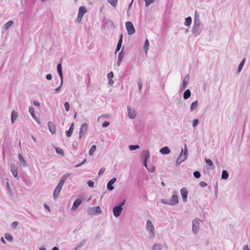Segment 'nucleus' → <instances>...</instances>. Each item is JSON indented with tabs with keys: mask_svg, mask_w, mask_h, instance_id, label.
Masks as SVG:
<instances>
[{
	"mask_svg": "<svg viewBox=\"0 0 250 250\" xmlns=\"http://www.w3.org/2000/svg\"><path fill=\"white\" fill-rule=\"evenodd\" d=\"M11 172L15 177H17L18 175V172L17 168L16 167L14 164L11 165Z\"/></svg>",
	"mask_w": 250,
	"mask_h": 250,
	"instance_id": "21",
	"label": "nucleus"
},
{
	"mask_svg": "<svg viewBox=\"0 0 250 250\" xmlns=\"http://www.w3.org/2000/svg\"><path fill=\"white\" fill-rule=\"evenodd\" d=\"M191 92L189 89H187L183 94V98L184 100H187L190 98Z\"/></svg>",
	"mask_w": 250,
	"mask_h": 250,
	"instance_id": "23",
	"label": "nucleus"
},
{
	"mask_svg": "<svg viewBox=\"0 0 250 250\" xmlns=\"http://www.w3.org/2000/svg\"><path fill=\"white\" fill-rule=\"evenodd\" d=\"M74 126V123H72L70 125L69 129L66 131V135L67 137H70L71 136L73 131Z\"/></svg>",
	"mask_w": 250,
	"mask_h": 250,
	"instance_id": "19",
	"label": "nucleus"
},
{
	"mask_svg": "<svg viewBox=\"0 0 250 250\" xmlns=\"http://www.w3.org/2000/svg\"><path fill=\"white\" fill-rule=\"evenodd\" d=\"M105 169L104 167L102 168L100 171H99V173H98V175L100 176V175H101L102 174H103L104 173V172Z\"/></svg>",
	"mask_w": 250,
	"mask_h": 250,
	"instance_id": "60",
	"label": "nucleus"
},
{
	"mask_svg": "<svg viewBox=\"0 0 250 250\" xmlns=\"http://www.w3.org/2000/svg\"><path fill=\"white\" fill-rule=\"evenodd\" d=\"M88 129V125L87 123H83L81 126L79 132V139L81 140L84 134L86 133Z\"/></svg>",
	"mask_w": 250,
	"mask_h": 250,
	"instance_id": "5",
	"label": "nucleus"
},
{
	"mask_svg": "<svg viewBox=\"0 0 250 250\" xmlns=\"http://www.w3.org/2000/svg\"><path fill=\"white\" fill-rule=\"evenodd\" d=\"M96 145H93L90 150H89V154L90 155H92L93 154L94 152L96 151Z\"/></svg>",
	"mask_w": 250,
	"mask_h": 250,
	"instance_id": "35",
	"label": "nucleus"
},
{
	"mask_svg": "<svg viewBox=\"0 0 250 250\" xmlns=\"http://www.w3.org/2000/svg\"><path fill=\"white\" fill-rule=\"evenodd\" d=\"M229 173L226 170H223L222 172L221 178L224 180H227L229 178Z\"/></svg>",
	"mask_w": 250,
	"mask_h": 250,
	"instance_id": "26",
	"label": "nucleus"
},
{
	"mask_svg": "<svg viewBox=\"0 0 250 250\" xmlns=\"http://www.w3.org/2000/svg\"><path fill=\"white\" fill-rule=\"evenodd\" d=\"M149 41L147 39H146L145 42L144 43V46H143V49L146 54L147 53V50L149 47Z\"/></svg>",
	"mask_w": 250,
	"mask_h": 250,
	"instance_id": "27",
	"label": "nucleus"
},
{
	"mask_svg": "<svg viewBox=\"0 0 250 250\" xmlns=\"http://www.w3.org/2000/svg\"><path fill=\"white\" fill-rule=\"evenodd\" d=\"M123 35L121 34L120 35V39H119V40L118 41V44L122 45V42H123Z\"/></svg>",
	"mask_w": 250,
	"mask_h": 250,
	"instance_id": "56",
	"label": "nucleus"
},
{
	"mask_svg": "<svg viewBox=\"0 0 250 250\" xmlns=\"http://www.w3.org/2000/svg\"><path fill=\"white\" fill-rule=\"evenodd\" d=\"M86 243V240H83L79 244V246L80 247V248L83 247V246L85 245Z\"/></svg>",
	"mask_w": 250,
	"mask_h": 250,
	"instance_id": "59",
	"label": "nucleus"
},
{
	"mask_svg": "<svg viewBox=\"0 0 250 250\" xmlns=\"http://www.w3.org/2000/svg\"><path fill=\"white\" fill-rule=\"evenodd\" d=\"M46 78L47 80H49V81L51 80L52 78L51 74H47L46 76Z\"/></svg>",
	"mask_w": 250,
	"mask_h": 250,
	"instance_id": "63",
	"label": "nucleus"
},
{
	"mask_svg": "<svg viewBox=\"0 0 250 250\" xmlns=\"http://www.w3.org/2000/svg\"><path fill=\"white\" fill-rule=\"evenodd\" d=\"M4 237L7 240L10 242L12 241L13 240V237L12 235L9 233H5Z\"/></svg>",
	"mask_w": 250,
	"mask_h": 250,
	"instance_id": "33",
	"label": "nucleus"
},
{
	"mask_svg": "<svg viewBox=\"0 0 250 250\" xmlns=\"http://www.w3.org/2000/svg\"><path fill=\"white\" fill-rule=\"evenodd\" d=\"M82 18H83V17H82L81 16H80V15H78V17H77V18L76 19V22H78V23L81 22Z\"/></svg>",
	"mask_w": 250,
	"mask_h": 250,
	"instance_id": "57",
	"label": "nucleus"
},
{
	"mask_svg": "<svg viewBox=\"0 0 250 250\" xmlns=\"http://www.w3.org/2000/svg\"><path fill=\"white\" fill-rule=\"evenodd\" d=\"M146 169L149 172H154L155 170V167L154 166L148 167Z\"/></svg>",
	"mask_w": 250,
	"mask_h": 250,
	"instance_id": "46",
	"label": "nucleus"
},
{
	"mask_svg": "<svg viewBox=\"0 0 250 250\" xmlns=\"http://www.w3.org/2000/svg\"><path fill=\"white\" fill-rule=\"evenodd\" d=\"M187 146L185 144L184 149H183V148L182 149V151L176 160V165L177 166H179L182 162H183L187 159Z\"/></svg>",
	"mask_w": 250,
	"mask_h": 250,
	"instance_id": "1",
	"label": "nucleus"
},
{
	"mask_svg": "<svg viewBox=\"0 0 250 250\" xmlns=\"http://www.w3.org/2000/svg\"><path fill=\"white\" fill-rule=\"evenodd\" d=\"M180 193L183 198V200L184 202H187L188 201V190L187 188H183L180 190Z\"/></svg>",
	"mask_w": 250,
	"mask_h": 250,
	"instance_id": "7",
	"label": "nucleus"
},
{
	"mask_svg": "<svg viewBox=\"0 0 250 250\" xmlns=\"http://www.w3.org/2000/svg\"><path fill=\"white\" fill-rule=\"evenodd\" d=\"M123 57H124V53H123V50L119 53V55H118V59H120V60H123Z\"/></svg>",
	"mask_w": 250,
	"mask_h": 250,
	"instance_id": "49",
	"label": "nucleus"
},
{
	"mask_svg": "<svg viewBox=\"0 0 250 250\" xmlns=\"http://www.w3.org/2000/svg\"><path fill=\"white\" fill-rule=\"evenodd\" d=\"M145 1V5L146 7H148L151 3L155 2V0H144Z\"/></svg>",
	"mask_w": 250,
	"mask_h": 250,
	"instance_id": "41",
	"label": "nucleus"
},
{
	"mask_svg": "<svg viewBox=\"0 0 250 250\" xmlns=\"http://www.w3.org/2000/svg\"><path fill=\"white\" fill-rule=\"evenodd\" d=\"M19 158L20 162L23 167L27 166V163L26 161L24 160V157L21 154H19Z\"/></svg>",
	"mask_w": 250,
	"mask_h": 250,
	"instance_id": "24",
	"label": "nucleus"
},
{
	"mask_svg": "<svg viewBox=\"0 0 250 250\" xmlns=\"http://www.w3.org/2000/svg\"><path fill=\"white\" fill-rule=\"evenodd\" d=\"M189 74H188L184 78L183 82V84L181 87L180 91H183L186 87L188 81H189Z\"/></svg>",
	"mask_w": 250,
	"mask_h": 250,
	"instance_id": "15",
	"label": "nucleus"
},
{
	"mask_svg": "<svg viewBox=\"0 0 250 250\" xmlns=\"http://www.w3.org/2000/svg\"><path fill=\"white\" fill-rule=\"evenodd\" d=\"M161 202L163 204L169 205V201L166 200L165 199H161Z\"/></svg>",
	"mask_w": 250,
	"mask_h": 250,
	"instance_id": "61",
	"label": "nucleus"
},
{
	"mask_svg": "<svg viewBox=\"0 0 250 250\" xmlns=\"http://www.w3.org/2000/svg\"><path fill=\"white\" fill-rule=\"evenodd\" d=\"M113 184L111 183L109 181L107 183V188L109 191H112L114 189V188L113 186Z\"/></svg>",
	"mask_w": 250,
	"mask_h": 250,
	"instance_id": "38",
	"label": "nucleus"
},
{
	"mask_svg": "<svg viewBox=\"0 0 250 250\" xmlns=\"http://www.w3.org/2000/svg\"><path fill=\"white\" fill-rule=\"evenodd\" d=\"M92 209L93 210V212L97 214H101L102 212V210L99 206L92 208Z\"/></svg>",
	"mask_w": 250,
	"mask_h": 250,
	"instance_id": "34",
	"label": "nucleus"
},
{
	"mask_svg": "<svg viewBox=\"0 0 250 250\" xmlns=\"http://www.w3.org/2000/svg\"><path fill=\"white\" fill-rule=\"evenodd\" d=\"M29 113H30L31 116L33 117V118L36 120V121L37 122V123L38 124H39V125H41V121H40V120L36 116V115H35V113H34V108L31 106H30L29 107Z\"/></svg>",
	"mask_w": 250,
	"mask_h": 250,
	"instance_id": "11",
	"label": "nucleus"
},
{
	"mask_svg": "<svg viewBox=\"0 0 250 250\" xmlns=\"http://www.w3.org/2000/svg\"><path fill=\"white\" fill-rule=\"evenodd\" d=\"M113 76H114V74H113V72H110V73H109L107 74V77L108 79H112Z\"/></svg>",
	"mask_w": 250,
	"mask_h": 250,
	"instance_id": "54",
	"label": "nucleus"
},
{
	"mask_svg": "<svg viewBox=\"0 0 250 250\" xmlns=\"http://www.w3.org/2000/svg\"><path fill=\"white\" fill-rule=\"evenodd\" d=\"M200 221L199 219L196 218L192 221V231L194 233H196L199 231Z\"/></svg>",
	"mask_w": 250,
	"mask_h": 250,
	"instance_id": "6",
	"label": "nucleus"
},
{
	"mask_svg": "<svg viewBox=\"0 0 250 250\" xmlns=\"http://www.w3.org/2000/svg\"><path fill=\"white\" fill-rule=\"evenodd\" d=\"M109 125H110L109 122L104 121L102 124V126L103 127H106L108 126Z\"/></svg>",
	"mask_w": 250,
	"mask_h": 250,
	"instance_id": "52",
	"label": "nucleus"
},
{
	"mask_svg": "<svg viewBox=\"0 0 250 250\" xmlns=\"http://www.w3.org/2000/svg\"><path fill=\"white\" fill-rule=\"evenodd\" d=\"M57 68V70H62V66L61 63H60L58 64Z\"/></svg>",
	"mask_w": 250,
	"mask_h": 250,
	"instance_id": "64",
	"label": "nucleus"
},
{
	"mask_svg": "<svg viewBox=\"0 0 250 250\" xmlns=\"http://www.w3.org/2000/svg\"><path fill=\"white\" fill-rule=\"evenodd\" d=\"M201 22H194L193 26L192 28L191 32L193 34H199V31L200 29V25Z\"/></svg>",
	"mask_w": 250,
	"mask_h": 250,
	"instance_id": "10",
	"label": "nucleus"
},
{
	"mask_svg": "<svg viewBox=\"0 0 250 250\" xmlns=\"http://www.w3.org/2000/svg\"><path fill=\"white\" fill-rule=\"evenodd\" d=\"M146 229L149 233V237L154 238L155 236L154 227L152 222L149 220L146 222Z\"/></svg>",
	"mask_w": 250,
	"mask_h": 250,
	"instance_id": "3",
	"label": "nucleus"
},
{
	"mask_svg": "<svg viewBox=\"0 0 250 250\" xmlns=\"http://www.w3.org/2000/svg\"><path fill=\"white\" fill-rule=\"evenodd\" d=\"M6 187L7 189L8 190V193L10 195H11L12 194V190H11V188H10V184H9V183L8 182H7L6 183Z\"/></svg>",
	"mask_w": 250,
	"mask_h": 250,
	"instance_id": "40",
	"label": "nucleus"
},
{
	"mask_svg": "<svg viewBox=\"0 0 250 250\" xmlns=\"http://www.w3.org/2000/svg\"><path fill=\"white\" fill-rule=\"evenodd\" d=\"M160 152L162 154H168L170 152V150L168 146H164L160 149Z\"/></svg>",
	"mask_w": 250,
	"mask_h": 250,
	"instance_id": "18",
	"label": "nucleus"
},
{
	"mask_svg": "<svg viewBox=\"0 0 250 250\" xmlns=\"http://www.w3.org/2000/svg\"><path fill=\"white\" fill-rule=\"evenodd\" d=\"M127 112L128 114V117L129 118L131 119H133L135 118L136 116V113L135 110L133 108L132 109L130 106H127Z\"/></svg>",
	"mask_w": 250,
	"mask_h": 250,
	"instance_id": "8",
	"label": "nucleus"
},
{
	"mask_svg": "<svg viewBox=\"0 0 250 250\" xmlns=\"http://www.w3.org/2000/svg\"><path fill=\"white\" fill-rule=\"evenodd\" d=\"M63 83H62V81H61V83H60V86L55 89V91L56 92L58 93V92H59L60 91V90H61V88H62V86Z\"/></svg>",
	"mask_w": 250,
	"mask_h": 250,
	"instance_id": "48",
	"label": "nucleus"
},
{
	"mask_svg": "<svg viewBox=\"0 0 250 250\" xmlns=\"http://www.w3.org/2000/svg\"><path fill=\"white\" fill-rule=\"evenodd\" d=\"M163 245L160 244L155 243L152 247V250H161Z\"/></svg>",
	"mask_w": 250,
	"mask_h": 250,
	"instance_id": "28",
	"label": "nucleus"
},
{
	"mask_svg": "<svg viewBox=\"0 0 250 250\" xmlns=\"http://www.w3.org/2000/svg\"><path fill=\"white\" fill-rule=\"evenodd\" d=\"M125 203V199H124L120 204L118 206L114 207L113 208V215L115 217H118L120 216L122 210H123V206Z\"/></svg>",
	"mask_w": 250,
	"mask_h": 250,
	"instance_id": "2",
	"label": "nucleus"
},
{
	"mask_svg": "<svg viewBox=\"0 0 250 250\" xmlns=\"http://www.w3.org/2000/svg\"><path fill=\"white\" fill-rule=\"evenodd\" d=\"M18 224L19 222L18 221H14L12 223L11 227L15 229L16 227L18 225Z\"/></svg>",
	"mask_w": 250,
	"mask_h": 250,
	"instance_id": "53",
	"label": "nucleus"
},
{
	"mask_svg": "<svg viewBox=\"0 0 250 250\" xmlns=\"http://www.w3.org/2000/svg\"><path fill=\"white\" fill-rule=\"evenodd\" d=\"M64 107L65 108V110L68 111L69 110L70 108V105L68 102H66L64 103Z\"/></svg>",
	"mask_w": 250,
	"mask_h": 250,
	"instance_id": "51",
	"label": "nucleus"
},
{
	"mask_svg": "<svg viewBox=\"0 0 250 250\" xmlns=\"http://www.w3.org/2000/svg\"><path fill=\"white\" fill-rule=\"evenodd\" d=\"M68 176H69V175L64 174V175H63L62 176V177L61 178L60 181L61 182V183L64 184L65 183V181L66 180Z\"/></svg>",
	"mask_w": 250,
	"mask_h": 250,
	"instance_id": "42",
	"label": "nucleus"
},
{
	"mask_svg": "<svg viewBox=\"0 0 250 250\" xmlns=\"http://www.w3.org/2000/svg\"><path fill=\"white\" fill-rule=\"evenodd\" d=\"M179 199L177 195H173L169 200V205L174 206L175 204L178 203Z\"/></svg>",
	"mask_w": 250,
	"mask_h": 250,
	"instance_id": "13",
	"label": "nucleus"
},
{
	"mask_svg": "<svg viewBox=\"0 0 250 250\" xmlns=\"http://www.w3.org/2000/svg\"><path fill=\"white\" fill-rule=\"evenodd\" d=\"M245 61H246V59L244 58L242 60V61L240 62V63L238 66V73H239L242 70V69L244 66Z\"/></svg>",
	"mask_w": 250,
	"mask_h": 250,
	"instance_id": "30",
	"label": "nucleus"
},
{
	"mask_svg": "<svg viewBox=\"0 0 250 250\" xmlns=\"http://www.w3.org/2000/svg\"><path fill=\"white\" fill-rule=\"evenodd\" d=\"M83 200L80 199H76L73 203V206L71 208V211L75 210L82 204Z\"/></svg>",
	"mask_w": 250,
	"mask_h": 250,
	"instance_id": "9",
	"label": "nucleus"
},
{
	"mask_svg": "<svg viewBox=\"0 0 250 250\" xmlns=\"http://www.w3.org/2000/svg\"><path fill=\"white\" fill-rule=\"evenodd\" d=\"M199 122L198 119H194L193 121L192 126L195 128L197 126Z\"/></svg>",
	"mask_w": 250,
	"mask_h": 250,
	"instance_id": "47",
	"label": "nucleus"
},
{
	"mask_svg": "<svg viewBox=\"0 0 250 250\" xmlns=\"http://www.w3.org/2000/svg\"><path fill=\"white\" fill-rule=\"evenodd\" d=\"M139 147H140V146L138 145H131L129 146V149L130 150H136V149L139 148Z\"/></svg>",
	"mask_w": 250,
	"mask_h": 250,
	"instance_id": "37",
	"label": "nucleus"
},
{
	"mask_svg": "<svg viewBox=\"0 0 250 250\" xmlns=\"http://www.w3.org/2000/svg\"><path fill=\"white\" fill-rule=\"evenodd\" d=\"M198 106V101H195L194 102H193L191 105H190V110L191 112H192L194 110V109L197 108Z\"/></svg>",
	"mask_w": 250,
	"mask_h": 250,
	"instance_id": "25",
	"label": "nucleus"
},
{
	"mask_svg": "<svg viewBox=\"0 0 250 250\" xmlns=\"http://www.w3.org/2000/svg\"><path fill=\"white\" fill-rule=\"evenodd\" d=\"M62 187H61L58 185L57 186V187H56V188L55 189L54 193H53V196H54V199H56L58 197L60 192L62 189Z\"/></svg>",
	"mask_w": 250,
	"mask_h": 250,
	"instance_id": "17",
	"label": "nucleus"
},
{
	"mask_svg": "<svg viewBox=\"0 0 250 250\" xmlns=\"http://www.w3.org/2000/svg\"><path fill=\"white\" fill-rule=\"evenodd\" d=\"M121 46H122L121 44H119L117 43L116 49V51H115L116 53H117V52L119 51L120 50Z\"/></svg>",
	"mask_w": 250,
	"mask_h": 250,
	"instance_id": "62",
	"label": "nucleus"
},
{
	"mask_svg": "<svg viewBox=\"0 0 250 250\" xmlns=\"http://www.w3.org/2000/svg\"><path fill=\"white\" fill-rule=\"evenodd\" d=\"M199 185L201 187H205L207 186V183L204 182V181H201L200 183H199Z\"/></svg>",
	"mask_w": 250,
	"mask_h": 250,
	"instance_id": "55",
	"label": "nucleus"
},
{
	"mask_svg": "<svg viewBox=\"0 0 250 250\" xmlns=\"http://www.w3.org/2000/svg\"><path fill=\"white\" fill-rule=\"evenodd\" d=\"M18 116V113L15 111H13L11 113V123L14 124L17 120Z\"/></svg>",
	"mask_w": 250,
	"mask_h": 250,
	"instance_id": "22",
	"label": "nucleus"
},
{
	"mask_svg": "<svg viewBox=\"0 0 250 250\" xmlns=\"http://www.w3.org/2000/svg\"><path fill=\"white\" fill-rule=\"evenodd\" d=\"M205 162L208 165V166H213V163L212 162V161L210 160V159H205Z\"/></svg>",
	"mask_w": 250,
	"mask_h": 250,
	"instance_id": "45",
	"label": "nucleus"
},
{
	"mask_svg": "<svg viewBox=\"0 0 250 250\" xmlns=\"http://www.w3.org/2000/svg\"><path fill=\"white\" fill-rule=\"evenodd\" d=\"M191 18L190 17H188L185 19V21L184 24L186 26H188L191 24Z\"/></svg>",
	"mask_w": 250,
	"mask_h": 250,
	"instance_id": "31",
	"label": "nucleus"
},
{
	"mask_svg": "<svg viewBox=\"0 0 250 250\" xmlns=\"http://www.w3.org/2000/svg\"><path fill=\"white\" fill-rule=\"evenodd\" d=\"M57 71H58V75H59V76L60 77L61 81H62V83H63V77L62 70H57Z\"/></svg>",
	"mask_w": 250,
	"mask_h": 250,
	"instance_id": "43",
	"label": "nucleus"
},
{
	"mask_svg": "<svg viewBox=\"0 0 250 250\" xmlns=\"http://www.w3.org/2000/svg\"><path fill=\"white\" fill-rule=\"evenodd\" d=\"M55 150H56V152L59 154H60V155H62V156L64 155V152L63 151V150L59 147H56L55 148Z\"/></svg>",
	"mask_w": 250,
	"mask_h": 250,
	"instance_id": "39",
	"label": "nucleus"
},
{
	"mask_svg": "<svg viewBox=\"0 0 250 250\" xmlns=\"http://www.w3.org/2000/svg\"><path fill=\"white\" fill-rule=\"evenodd\" d=\"M13 23L14 22L13 21H9L5 23L2 27V32L4 33L6 32L9 28V27L13 24Z\"/></svg>",
	"mask_w": 250,
	"mask_h": 250,
	"instance_id": "14",
	"label": "nucleus"
},
{
	"mask_svg": "<svg viewBox=\"0 0 250 250\" xmlns=\"http://www.w3.org/2000/svg\"><path fill=\"white\" fill-rule=\"evenodd\" d=\"M194 22H200V20L199 19V15L197 12V11L195 12V17L194 20Z\"/></svg>",
	"mask_w": 250,
	"mask_h": 250,
	"instance_id": "36",
	"label": "nucleus"
},
{
	"mask_svg": "<svg viewBox=\"0 0 250 250\" xmlns=\"http://www.w3.org/2000/svg\"><path fill=\"white\" fill-rule=\"evenodd\" d=\"M87 183L89 187L92 188L94 186V182L91 180L88 181Z\"/></svg>",
	"mask_w": 250,
	"mask_h": 250,
	"instance_id": "50",
	"label": "nucleus"
},
{
	"mask_svg": "<svg viewBox=\"0 0 250 250\" xmlns=\"http://www.w3.org/2000/svg\"><path fill=\"white\" fill-rule=\"evenodd\" d=\"M194 177L197 179L201 177V174L199 171H196L193 172Z\"/></svg>",
	"mask_w": 250,
	"mask_h": 250,
	"instance_id": "44",
	"label": "nucleus"
},
{
	"mask_svg": "<svg viewBox=\"0 0 250 250\" xmlns=\"http://www.w3.org/2000/svg\"><path fill=\"white\" fill-rule=\"evenodd\" d=\"M87 10L84 6H82L79 7L78 15L83 17V15L86 12Z\"/></svg>",
	"mask_w": 250,
	"mask_h": 250,
	"instance_id": "20",
	"label": "nucleus"
},
{
	"mask_svg": "<svg viewBox=\"0 0 250 250\" xmlns=\"http://www.w3.org/2000/svg\"><path fill=\"white\" fill-rule=\"evenodd\" d=\"M141 157L143 161H147L150 157L149 151L148 150L143 151L141 153Z\"/></svg>",
	"mask_w": 250,
	"mask_h": 250,
	"instance_id": "12",
	"label": "nucleus"
},
{
	"mask_svg": "<svg viewBox=\"0 0 250 250\" xmlns=\"http://www.w3.org/2000/svg\"><path fill=\"white\" fill-rule=\"evenodd\" d=\"M107 1L114 8H116L117 7L118 0H107Z\"/></svg>",
	"mask_w": 250,
	"mask_h": 250,
	"instance_id": "32",
	"label": "nucleus"
},
{
	"mask_svg": "<svg viewBox=\"0 0 250 250\" xmlns=\"http://www.w3.org/2000/svg\"><path fill=\"white\" fill-rule=\"evenodd\" d=\"M86 243V240H83L79 244V246L80 247V248L83 247V246L85 245Z\"/></svg>",
	"mask_w": 250,
	"mask_h": 250,
	"instance_id": "58",
	"label": "nucleus"
},
{
	"mask_svg": "<svg viewBox=\"0 0 250 250\" xmlns=\"http://www.w3.org/2000/svg\"><path fill=\"white\" fill-rule=\"evenodd\" d=\"M137 85L138 86L139 93H141L142 87H143V82L141 78H139L137 80Z\"/></svg>",
	"mask_w": 250,
	"mask_h": 250,
	"instance_id": "29",
	"label": "nucleus"
},
{
	"mask_svg": "<svg viewBox=\"0 0 250 250\" xmlns=\"http://www.w3.org/2000/svg\"><path fill=\"white\" fill-rule=\"evenodd\" d=\"M48 126L49 131L54 134L56 132V127L53 122L49 121L48 123Z\"/></svg>",
	"mask_w": 250,
	"mask_h": 250,
	"instance_id": "16",
	"label": "nucleus"
},
{
	"mask_svg": "<svg viewBox=\"0 0 250 250\" xmlns=\"http://www.w3.org/2000/svg\"><path fill=\"white\" fill-rule=\"evenodd\" d=\"M125 26L129 35L133 34L135 32V29L131 21H126L125 22Z\"/></svg>",
	"mask_w": 250,
	"mask_h": 250,
	"instance_id": "4",
	"label": "nucleus"
}]
</instances>
